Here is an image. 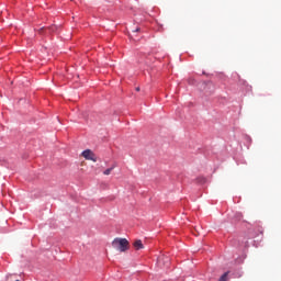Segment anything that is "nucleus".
<instances>
[{
  "label": "nucleus",
  "instance_id": "2",
  "mask_svg": "<svg viewBox=\"0 0 281 281\" xmlns=\"http://www.w3.org/2000/svg\"><path fill=\"white\" fill-rule=\"evenodd\" d=\"M82 157H83V159L90 160L92 162H97L98 161L97 155H94V153H92L91 149L83 150L82 151Z\"/></svg>",
  "mask_w": 281,
  "mask_h": 281
},
{
  "label": "nucleus",
  "instance_id": "8",
  "mask_svg": "<svg viewBox=\"0 0 281 281\" xmlns=\"http://www.w3.org/2000/svg\"><path fill=\"white\" fill-rule=\"evenodd\" d=\"M139 31H140V29H139V27H137V29H135V30H134V32H139Z\"/></svg>",
  "mask_w": 281,
  "mask_h": 281
},
{
  "label": "nucleus",
  "instance_id": "4",
  "mask_svg": "<svg viewBox=\"0 0 281 281\" xmlns=\"http://www.w3.org/2000/svg\"><path fill=\"white\" fill-rule=\"evenodd\" d=\"M114 169H115V165H113V167H110L106 170H104L103 175L104 176H110Z\"/></svg>",
  "mask_w": 281,
  "mask_h": 281
},
{
  "label": "nucleus",
  "instance_id": "5",
  "mask_svg": "<svg viewBox=\"0 0 281 281\" xmlns=\"http://www.w3.org/2000/svg\"><path fill=\"white\" fill-rule=\"evenodd\" d=\"M227 279H228V272L221 276L220 281H227Z\"/></svg>",
  "mask_w": 281,
  "mask_h": 281
},
{
  "label": "nucleus",
  "instance_id": "10",
  "mask_svg": "<svg viewBox=\"0 0 281 281\" xmlns=\"http://www.w3.org/2000/svg\"><path fill=\"white\" fill-rule=\"evenodd\" d=\"M19 281V280H18Z\"/></svg>",
  "mask_w": 281,
  "mask_h": 281
},
{
  "label": "nucleus",
  "instance_id": "9",
  "mask_svg": "<svg viewBox=\"0 0 281 281\" xmlns=\"http://www.w3.org/2000/svg\"><path fill=\"white\" fill-rule=\"evenodd\" d=\"M135 91L139 92V91H140L139 87H137V88L135 89Z\"/></svg>",
  "mask_w": 281,
  "mask_h": 281
},
{
  "label": "nucleus",
  "instance_id": "1",
  "mask_svg": "<svg viewBox=\"0 0 281 281\" xmlns=\"http://www.w3.org/2000/svg\"><path fill=\"white\" fill-rule=\"evenodd\" d=\"M111 247L116 251L126 252L130 248V244L126 238L116 237L111 241Z\"/></svg>",
  "mask_w": 281,
  "mask_h": 281
},
{
  "label": "nucleus",
  "instance_id": "3",
  "mask_svg": "<svg viewBox=\"0 0 281 281\" xmlns=\"http://www.w3.org/2000/svg\"><path fill=\"white\" fill-rule=\"evenodd\" d=\"M134 248H135V250L144 249L143 241L140 239L135 240L134 241Z\"/></svg>",
  "mask_w": 281,
  "mask_h": 281
},
{
  "label": "nucleus",
  "instance_id": "7",
  "mask_svg": "<svg viewBox=\"0 0 281 281\" xmlns=\"http://www.w3.org/2000/svg\"><path fill=\"white\" fill-rule=\"evenodd\" d=\"M55 26H52V27H48V29H46V31H48V32H55Z\"/></svg>",
  "mask_w": 281,
  "mask_h": 281
},
{
  "label": "nucleus",
  "instance_id": "6",
  "mask_svg": "<svg viewBox=\"0 0 281 281\" xmlns=\"http://www.w3.org/2000/svg\"><path fill=\"white\" fill-rule=\"evenodd\" d=\"M165 261V263H168V257H160L159 262Z\"/></svg>",
  "mask_w": 281,
  "mask_h": 281
}]
</instances>
